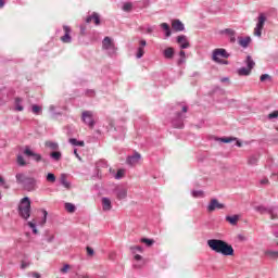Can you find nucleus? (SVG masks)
I'll use <instances>...</instances> for the list:
<instances>
[{"label":"nucleus","instance_id":"1","mask_svg":"<svg viewBox=\"0 0 278 278\" xmlns=\"http://www.w3.org/2000/svg\"><path fill=\"white\" fill-rule=\"evenodd\" d=\"M207 247L211 249V251H214V253H219L225 257L233 256L235 254L233 247L227 243L225 240H220V239L207 240Z\"/></svg>","mask_w":278,"mask_h":278},{"label":"nucleus","instance_id":"2","mask_svg":"<svg viewBox=\"0 0 278 278\" xmlns=\"http://www.w3.org/2000/svg\"><path fill=\"white\" fill-rule=\"evenodd\" d=\"M15 179L27 192H34V190H36V184H38L36 178L27 177L25 174L18 173L15 175Z\"/></svg>","mask_w":278,"mask_h":278},{"label":"nucleus","instance_id":"3","mask_svg":"<svg viewBox=\"0 0 278 278\" xmlns=\"http://www.w3.org/2000/svg\"><path fill=\"white\" fill-rule=\"evenodd\" d=\"M17 212L24 220H29L31 216V200L29 197H25L20 201Z\"/></svg>","mask_w":278,"mask_h":278},{"label":"nucleus","instance_id":"4","mask_svg":"<svg viewBox=\"0 0 278 278\" xmlns=\"http://www.w3.org/2000/svg\"><path fill=\"white\" fill-rule=\"evenodd\" d=\"M102 49L104 51H106L108 55H110V58H114V55H116V51L118 50L116 48V45H114V41H112V38L110 37H105L102 40Z\"/></svg>","mask_w":278,"mask_h":278},{"label":"nucleus","instance_id":"5","mask_svg":"<svg viewBox=\"0 0 278 278\" xmlns=\"http://www.w3.org/2000/svg\"><path fill=\"white\" fill-rule=\"evenodd\" d=\"M255 210L256 212H260V214H268L271 220H275V218H277V206L266 207L264 205H260L256 206Z\"/></svg>","mask_w":278,"mask_h":278},{"label":"nucleus","instance_id":"6","mask_svg":"<svg viewBox=\"0 0 278 278\" xmlns=\"http://www.w3.org/2000/svg\"><path fill=\"white\" fill-rule=\"evenodd\" d=\"M220 58H223L224 60H227V59L231 58V54L229 52H227V50L224 48H217V49L213 50V54H212L213 62H218V60H220Z\"/></svg>","mask_w":278,"mask_h":278},{"label":"nucleus","instance_id":"7","mask_svg":"<svg viewBox=\"0 0 278 278\" xmlns=\"http://www.w3.org/2000/svg\"><path fill=\"white\" fill-rule=\"evenodd\" d=\"M23 154L26 157H31L34 160V162H45V160L42 159V155L39 153L34 152V150H31V148L29 146H25Z\"/></svg>","mask_w":278,"mask_h":278},{"label":"nucleus","instance_id":"8","mask_svg":"<svg viewBox=\"0 0 278 278\" xmlns=\"http://www.w3.org/2000/svg\"><path fill=\"white\" fill-rule=\"evenodd\" d=\"M184 121H186V115L181 113H176L175 117L172 118V127L174 129H184Z\"/></svg>","mask_w":278,"mask_h":278},{"label":"nucleus","instance_id":"9","mask_svg":"<svg viewBox=\"0 0 278 278\" xmlns=\"http://www.w3.org/2000/svg\"><path fill=\"white\" fill-rule=\"evenodd\" d=\"M264 23H266V15L264 13H261L258 15V22L256 24V27L254 28V36L257 38H262V30L264 29Z\"/></svg>","mask_w":278,"mask_h":278},{"label":"nucleus","instance_id":"10","mask_svg":"<svg viewBox=\"0 0 278 278\" xmlns=\"http://www.w3.org/2000/svg\"><path fill=\"white\" fill-rule=\"evenodd\" d=\"M81 119L91 129L94 127V116L91 111H84Z\"/></svg>","mask_w":278,"mask_h":278},{"label":"nucleus","instance_id":"11","mask_svg":"<svg viewBox=\"0 0 278 278\" xmlns=\"http://www.w3.org/2000/svg\"><path fill=\"white\" fill-rule=\"evenodd\" d=\"M207 212H216V210H225V204L218 202V199L214 198L206 206Z\"/></svg>","mask_w":278,"mask_h":278},{"label":"nucleus","instance_id":"12","mask_svg":"<svg viewBox=\"0 0 278 278\" xmlns=\"http://www.w3.org/2000/svg\"><path fill=\"white\" fill-rule=\"evenodd\" d=\"M141 160H142V155H140V153L138 152H135V154L127 156L126 164H128V166H136L140 164Z\"/></svg>","mask_w":278,"mask_h":278},{"label":"nucleus","instance_id":"13","mask_svg":"<svg viewBox=\"0 0 278 278\" xmlns=\"http://www.w3.org/2000/svg\"><path fill=\"white\" fill-rule=\"evenodd\" d=\"M114 194L118 201H123V199H127V188L125 187H116L114 189Z\"/></svg>","mask_w":278,"mask_h":278},{"label":"nucleus","instance_id":"14","mask_svg":"<svg viewBox=\"0 0 278 278\" xmlns=\"http://www.w3.org/2000/svg\"><path fill=\"white\" fill-rule=\"evenodd\" d=\"M63 29L65 31V35L61 37V41L64 42L65 45L73 42V37H71V31H72L71 27L64 25Z\"/></svg>","mask_w":278,"mask_h":278},{"label":"nucleus","instance_id":"15","mask_svg":"<svg viewBox=\"0 0 278 278\" xmlns=\"http://www.w3.org/2000/svg\"><path fill=\"white\" fill-rule=\"evenodd\" d=\"M113 138L115 140H125V128L122 126H118L113 131Z\"/></svg>","mask_w":278,"mask_h":278},{"label":"nucleus","instance_id":"16","mask_svg":"<svg viewBox=\"0 0 278 278\" xmlns=\"http://www.w3.org/2000/svg\"><path fill=\"white\" fill-rule=\"evenodd\" d=\"M147 47V40L141 39L139 41V47L137 49L136 58L137 60H140L144 55V48Z\"/></svg>","mask_w":278,"mask_h":278},{"label":"nucleus","instance_id":"17","mask_svg":"<svg viewBox=\"0 0 278 278\" xmlns=\"http://www.w3.org/2000/svg\"><path fill=\"white\" fill-rule=\"evenodd\" d=\"M177 42L180 45V49H189L190 42H188V38L186 35H180L177 37Z\"/></svg>","mask_w":278,"mask_h":278},{"label":"nucleus","instance_id":"18","mask_svg":"<svg viewBox=\"0 0 278 278\" xmlns=\"http://www.w3.org/2000/svg\"><path fill=\"white\" fill-rule=\"evenodd\" d=\"M219 34L226 35L230 37V42H236V30L231 29V28H225L223 30L219 31Z\"/></svg>","mask_w":278,"mask_h":278},{"label":"nucleus","instance_id":"19","mask_svg":"<svg viewBox=\"0 0 278 278\" xmlns=\"http://www.w3.org/2000/svg\"><path fill=\"white\" fill-rule=\"evenodd\" d=\"M172 27L175 31H184L186 29V26L179 20H174Z\"/></svg>","mask_w":278,"mask_h":278},{"label":"nucleus","instance_id":"20","mask_svg":"<svg viewBox=\"0 0 278 278\" xmlns=\"http://www.w3.org/2000/svg\"><path fill=\"white\" fill-rule=\"evenodd\" d=\"M165 60H173L175 58V48L168 47L163 51Z\"/></svg>","mask_w":278,"mask_h":278},{"label":"nucleus","instance_id":"21","mask_svg":"<svg viewBox=\"0 0 278 278\" xmlns=\"http://www.w3.org/2000/svg\"><path fill=\"white\" fill-rule=\"evenodd\" d=\"M102 208L104 212L112 210V200L110 198H102Z\"/></svg>","mask_w":278,"mask_h":278},{"label":"nucleus","instance_id":"22","mask_svg":"<svg viewBox=\"0 0 278 278\" xmlns=\"http://www.w3.org/2000/svg\"><path fill=\"white\" fill-rule=\"evenodd\" d=\"M239 45L243 49H247L251 45V37H239Z\"/></svg>","mask_w":278,"mask_h":278},{"label":"nucleus","instance_id":"23","mask_svg":"<svg viewBox=\"0 0 278 278\" xmlns=\"http://www.w3.org/2000/svg\"><path fill=\"white\" fill-rule=\"evenodd\" d=\"M244 64L247 65V68L250 71H253L255 68V61H253V58L251 55H248L244 60Z\"/></svg>","mask_w":278,"mask_h":278},{"label":"nucleus","instance_id":"24","mask_svg":"<svg viewBox=\"0 0 278 278\" xmlns=\"http://www.w3.org/2000/svg\"><path fill=\"white\" fill-rule=\"evenodd\" d=\"M60 184L63 188H66L67 190L71 189V182L66 179V174H62L60 177Z\"/></svg>","mask_w":278,"mask_h":278},{"label":"nucleus","instance_id":"25","mask_svg":"<svg viewBox=\"0 0 278 278\" xmlns=\"http://www.w3.org/2000/svg\"><path fill=\"white\" fill-rule=\"evenodd\" d=\"M101 168H108V161L105 160H100L96 163V170L99 175Z\"/></svg>","mask_w":278,"mask_h":278},{"label":"nucleus","instance_id":"26","mask_svg":"<svg viewBox=\"0 0 278 278\" xmlns=\"http://www.w3.org/2000/svg\"><path fill=\"white\" fill-rule=\"evenodd\" d=\"M237 73L240 77H249V75H251V70L249 67H240Z\"/></svg>","mask_w":278,"mask_h":278},{"label":"nucleus","instance_id":"27","mask_svg":"<svg viewBox=\"0 0 278 278\" xmlns=\"http://www.w3.org/2000/svg\"><path fill=\"white\" fill-rule=\"evenodd\" d=\"M50 157L53 160V162H60V160H62V152L54 150L50 153Z\"/></svg>","mask_w":278,"mask_h":278},{"label":"nucleus","instance_id":"28","mask_svg":"<svg viewBox=\"0 0 278 278\" xmlns=\"http://www.w3.org/2000/svg\"><path fill=\"white\" fill-rule=\"evenodd\" d=\"M240 219L239 215H232V216H226V220L230 224V225H238V220Z\"/></svg>","mask_w":278,"mask_h":278},{"label":"nucleus","instance_id":"29","mask_svg":"<svg viewBox=\"0 0 278 278\" xmlns=\"http://www.w3.org/2000/svg\"><path fill=\"white\" fill-rule=\"evenodd\" d=\"M46 147L48 149H50L51 151H58L60 149V144H58V142H53V141H47Z\"/></svg>","mask_w":278,"mask_h":278},{"label":"nucleus","instance_id":"30","mask_svg":"<svg viewBox=\"0 0 278 278\" xmlns=\"http://www.w3.org/2000/svg\"><path fill=\"white\" fill-rule=\"evenodd\" d=\"M23 99L22 98H15V110L16 112H23Z\"/></svg>","mask_w":278,"mask_h":278},{"label":"nucleus","instance_id":"31","mask_svg":"<svg viewBox=\"0 0 278 278\" xmlns=\"http://www.w3.org/2000/svg\"><path fill=\"white\" fill-rule=\"evenodd\" d=\"M70 144H73V147H85V142L84 141H79L75 138H70L68 140Z\"/></svg>","mask_w":278,"mask_h":278},{"label":"nucleus","instance_id":"32","mask_svg":"<svg viewBox=\"0 0 278 278\" xmlns=\"http://www.w3.org/2000/svg\"><path fill=\"white\" fill-rule=\"evenodd\" d=\"M191 194L194 199H203V197H205L203 190H193L191 191Z\"/></svg>","mask_w":278,"mask_h":278},{"label":"nucleus","instance_id":"33","mask_svg":"<svg viewBox=\"0 0 278 278\" xmlns=\"http://www.w3.org/2000/svg\"><path fill=\"white\" fill-rule=\"evenodd\" d=\"M265 255H266L267 257H270L271 260H277V257H278V251L267 250V251L265 252Z\"/></svg>","mask_w":278,"mask_h":278},{"label":"nucleus","instance_id":"34","mask_svg":"<svg viewBox=\"0 0 278 278\" xmlns=\"http://www.w3.org/2000/svg\"><path fill=\"white\" fill-rule=\"evenodd\" d=\"M161 27L164 29L166 38H169L170 34H173L170 31V26L166 23H162Z\"/></svg>","mask_w":278,"mask_h":278},{"label":"nucleus","instance_id":"35","mask_svg":"<svg viewBox=\"0 0 278 278\" xmlns=\"http://www.w3.org/2000/svg\"><path fill=\"white\" fill-rule=\"evenodd\" d=\"M258 160L260 157L257 155H251L248 160V164H250V166H256Z\"/></svg>","mask_w":278,"mask_h":278},{"label":"nucleus","instance_id":"36","mask_svg":"<svg viewBox=\"0 0 278 278\" xmlns=\"http://www.w3.org/2000/svg\"><path fill=\"white\" fill-rule=\"evenodd\" d=\"M31 112H33V114H36L38 116V115L42 114V108L38 104H34L31 106Z\"/></svg>","mask_w":278,"mask_h":278},{"label":"nucleus","instance_id":"37","mask_svg":"<svg viewBox=\"0 0 278 278\" xmlns=\"http://www.w3.org/2000/svg\"><path fill=\"white\" fill-rule=\"evenodd\" d=\"M65 210L66 212H70V214H73L76 210L75 204L73 203H65Z\"/></svg>","mask_w":278,"mask_h":278},{"label":"nucleus","instance_id":"38","mask_svg":"<svg viewBox=\"0 0 278 278\" xmlns=\"http://www.w3.org/2000/svg\"><path fill=\"white\" fill-rule=\"evenodd\" d=\"M17 165L20 166H27V162L25 161V157H23L21 154L17 155Z\"/></svg>","mask_w":278,"mask_h":278},{"label":"nucleus","instance_id":"39","mask_svg":"<svg viewBox=\"0 0 278 278\" xmlns=\"http://www.w3.org/2000/svg\"><path fill=\"white\" fill-rule=\"evenodd\" d=\"M141 242H143V244H147V247H153V244H155V240L147 238H142Z\"/></svg>","mask_w":278,"mask_h":278},{"label":"nucleus","instance_id":"40","mask_svg":"<svg viewBox=\"0 0 278 278\" xmlns=\"http://www.w3.org/2000/svg\"><path fill=\"white\" fill-rule=\"evenodd\" d=\"M125 177V169H118L117 173L114 175L115 179H123Z\"/></svg>","mask_w":278,"mask_h":278},{"label":"nucleus","instance_id":"41","mask_svg":"<svg viewBox=\"0 0 278 278\" xmlns=\"http://www.w3.org/2000/svg\"><path fill=\"white\" fill-rule=\"evenodd\" d=\"M46 179H47V181H50V184H55V174L48 173Z\"/></svg>","mask_w":278,"mask_h":278},{"label":"nucleus","instance_id":"42","mask_svg":"<svg viewBox=\"0 0 278 278\" xmlns=\"http://www.w3.org/2000/svg\"><path fill=\"white\" fill-rule=\"evenodd\" d=\"M27 226L30 227V229H33V233H35V236L38 233V228L36 227V223L28 222Z\"/></svg>","mask_w":278,"mask_h":278},{"label":"nucleus","instance_id":"43","mask_svg":"<svg viewBox=\"0 0 278 278\" xmlns=\"http://www.w3.org/2000/svg\"><path fill=\"white\" fill-rule=\"evenodd\" d=\"M219 140L220 142H224V144H229V142H232V140H237V139L231 137H223Z\"/></svg>","mask_w":278,"mask_h":278},{"label":"nucleus","instance_id":"44","mask_svg":"<svg viewBox=\"0 0 278 278\" xmlns=\"http://www.w3.org/2000/svg\"><path fill=\"white\" fill-rule=\"evenodd\" d=\"M93 21L94 25H101V17L99 16V13L93 12Z\"/></svg>","mask_w":278,"mask_h":278},{"label":"nucleus","instance_id":"45","mask_svg":"<svg viewBox=\"0 0 278 278\" xmlns=\"http://www.w3.org/2000/svg\"><path fill=\"white\" fill-rule=\"evenodd\" d=\"M49 111L51 114H53V116H62V113L55 112V105H50Z\"/></svg>","mask_w":278,"mask_h":278},{"label":"nucleus","instance_id":"46","mask_svg":"<svg viewBox=\"0 0 278 278\" xmlns=\"http://www.w3.org/2000/svg\"><path fill=\"white\" fill-rule=\"evenodd\" d=\"M130 251L131 253H136V251H139L140 253H142L143 249L140 245H135V247H130Z\"/></svg>","mask_w":278,"mask_h":278},{"label":"nucleus","instance_id":"47","mask_svg":"<svg viewBox=\"0 0 278 278\" xmlns=\"http://www.w3.org/2000/svg\"><path fill=\"white\" fill-rule=\"evenodd\" d=\"M271 233L275 236V238H278V224L271 227Z\"/></svg>","mask_w":278,"mask_h":278},{"label":"nucleus","instance_id":"48","mask_svg":"<svg viewBox=\"0 0 278 278\" xmlns=\"http://www.w3.org/2000/svg\"><path fill=\"white\" fill-rule=\"evenodd\" d=\"M268 118L269 121H273V118H278V110L269 113Z\"/></svg>","mask_w":278,"mask_h":278},{"label":"nucleus","instance_id":"49","mask_svg":"<svg viewBox=\"0 0 278 278\" xmlns=\"http://www.w3.org/2000/svg\"><path fill=\"white\" fill-rule=\"evenodd\" d=\"M266 79H268L270 81L273 78L268 74L261 75V77H260L261 81H266Z\"/></svg>","mask_w":278,"mask_h":278},{"label":"nucleus","instance_id":"50","mask_svg":"<svg viewBox=\"0 0 278 278\" xmlns=\"http://www.w3.org/2000/svg\"><path fill=\"white\" fill-rule=\"evenodd\" d=\"M42 214H43V217H42L41 225H45L47 223V216H49V213L47 212V210H42Z\"/></svg>","mask_w":278,"mask_h":278},{"label":"nucleus","instance_id":"51","mask_svg":"<svg viewBox=\"0 0 278 278\" xmlns=\"http://www.w3.org/2000/svg\"><path fill=\"white\" fill-rule=\"evenodd\" d=\"M123 10L124 12H129V10H131V3L129 2L124 3Z\"/></svg>","mask_w":278,"mask_h":278},{"label":"nucleus","instance_id":"52","mask_svg":"<svg viewBox=\"0 0 278 278\" xmlns=\"http://www.w3.org/2000/svg\"><path fill=\"white\" fill-rule=\"evenodd\" d=\"M0 186H3L7 190L8 188H10V185H7L5 179H3V177L0 176Z\"/></svg>","mask_w":278,"mask_h":278},{"label":"nucleus","instance_id":"53","mask_svg":"<svg viewBox=\"0 0 278 278\" xmlns=\"http://www.w3.org/2000/svg\"><path fill=\"white\" fill-rule=\"evenodd\" d=\"M181 64H186V56H180V59H178L177 65L181 66Z\"/></svg>","mask_w":278,"mask_h":278},{"label":"nucleus","instance_id":"54","mask_svg":"<svg viewBox=\"0 0 278 278\" xmlns=\"http://www.w3.org/2000/svg\"><path fill=\"white\" fill-rule=\"evenodd\" d=\"M215 62H216V64H223L225 66H227L229 64V61L223 60V59H219L218 61H215Z\"/></svg>","mask_w":278,"mask_h":278},{"label":"nucleus","instance_id":"55","mask_svg":"<svg viewBox=\"0 0 278 278\" xmlns=\"http://www.w3.org/2000/svg\"><path fill=\"white\" fill-rule=\"evenodd\" d=\"M85 94H87V97H94V90H92V89H87V90L85 91Z\"/></svg>","mask_w":278,"mask_h":278},{"label":"nucleus","instance_id":"56","mask_svg":"<svg viewBox=\"0 0 278 278\" xmlns=\"http://www.w3.org/2000/svg\"><path fill=\"white\" fill-rule=\"evenodd\" d=\"M79 29H80L81 36H86V25H80Z\"/></svg>","mask_w":278,"mask_h":278},{"label":"nucleus","instance_id":"57","mask_svg":"<svg viewBox=\"0 0 278 278\" xmlns=\"http://www.w3.org/2000/svg\"><path fill=\"white\" fill-rule=\"evenodd\" d=\"M68 268H71V265L65 264L63 268H61V273H68Z\"/></svg>","mask_w":278,"mask_h":278},{"label":"nucleus","instance_id":"58","mask_svg":"<svg viewBox=\"0 0 278 278\" xmlns=\"http://www.w3.org/2000/svg\"><path fill=\"white\" fill-rule=\"evenodd\" d=\"M87 254L90 256L94 255V250L90 247H87Z\"/></svg>","mask_w":278,"mask_h":278},{"label":"nucleus","instance_id":"59","mask_svg":"<svg viewBox=\"0 0 278 278\" xmlns=\"http://www.w3.org/2000/svg\"><path fill=\"white\" fill-rule=\"evenodd\" d=\"M93 21V14L92 15H88L86 18H85V23H92Z\"/></svg>","mask_w":278,"mask_h":278},{"label":"nucleus","instance_id":"60","mask_svg":"<svg viewBox=\"0 0 278 278\" xmlns=\"http://www.w3.org/2000/svg\"><path fill=\"white\" fill-rule=\"evenodd\" d=\"M153 29H155V27H153V26H148V27H147V34H153Z\"/></svg>","mask_w":278,"mask_h":278},{"label":"nucleus","instance_id":"61","mask_svg":"<svg viewBox=\"0 0 278 278\" xmlns=\"http://www.w3.org/2000/svg\"><path fill=\"white\" fill-rule=\"evenodd\" d=\"M53 240H55V237L52 235V236H50V237H48V238L46 239V242L51 243V242H53Z\"/></svg>","mask_w":278,"mask_h":278},{"label":"nucleus","instance_id":"62","mask_svg":"<svg viewBox=\"0 0 278 278\" xmlns=\"http://www.w3.org/2000/svg\"><path fill=\"white\" fill-rule=\"evenodd\" d=\"M261 185H262V186L268 185V179H267V178L262 179V180H261Z\"/></svg>","mask_w":278,"mask_h":278},{"label":"nucleus","instance_id":"63","mask_svg":"<svg viewBox=\"0 0 278 278\" xmlns=\"http://www.w3.org/2000/svg\"><path fill=\"white\" fill-rule=\"evenodd\" d=\"M191 77H201V73H199V72H193V73L191 74Z\"/></svg>","mask_w":278,"mask_h":278},{"label":"nucleus","instance_id":"64","mask_svg":"<svg viewBox=\"0 0 278 278\" xmlns=\"http://www.w3.org/2000/svg\"><path fill=\"white\" fill-rule=\"evenodd\" d=\"M33 277H34V278H40V274L34 273V274H33Z\"/></svg>","mask_w":278,"mask_h":278}]
</instances>
